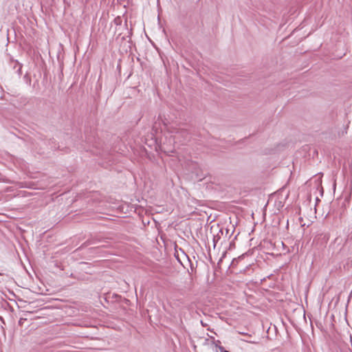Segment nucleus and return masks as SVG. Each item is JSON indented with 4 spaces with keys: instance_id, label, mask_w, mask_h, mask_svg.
Here are the masks:
<instances>
[{
    "instance_id": "f257e3e1",
    "label": "nucleus",
    "mask_w": 352,
    "mask_h": 352,
    "mask_svg": "<svg viewBox=\"0 0 352 352\" xmlns=\"http://www.w3.org/2000/svg\"><path fill=\"white\" fill-rule=\"evenodd\" d=\"M187 148H181L177 151V161L180 165L188 171L195 174L197 177H199V167L198 164L193 161L190 155V153L184 154L187 152Z\"/></svg>"
},
{
    "instance_id": "f03ea898",
    "label": "nucleus",
    "mask_w": 352,
    "mask_h": 352,
    "mask_svg": "<svg viewBox=\"0 0 352 352\" xmlns=\"http://www.w3.org/2000/svg\"><path fill=\"white\" fill-rule=\"evenodd\" d=\"M193 278L191 273H186L184 281H182L178 286L177 292L182 294H188L192 291L193 287Z\"/></svg>"
},
{
    "instance_id": "7ed1b4c3",
    "label": "nucleus",
    "mask_w": 352,
    "mask_h": 352,
    "mask_svg": "<svg viewBox=\"0 0 352 352\" xmlns=\"http://www.w3.org/2000/svg\"><path fill=\"white\" fill-rule=\"evenodd\" d=\"M175 138L173 135L166 137V141L160 146L161 150L163 151L168 156H171L170 153L175 151Z\"/></svg>"
},
{
    "instance_id": "20e7f679",
    "label": "nucleus",
    "mask_w": 352,
    "mask_h": 352,
    "mask_svg": "<svg viewBox=\"0 0 352 352\" xmlns=\"http://www.w3.org/2000/svg\"><path fill=\"white\" fill-rule=\"evenodd\" d=\"M181 138H182V140H179V142L184 145L190 141L191 135L187 129L177 127V140Z\"/></svg>"
},
{
    "instance_id": "39448f33",
    "label": "nucleus",
    "mask_w": 352,
    "mask_h": 352,
    "mask_svg": "<svg viewBox=\"0 0 352 352\" xmlns=\"http://www.w3.org/2000/svg\"><path fill=\"white\" fill-rule=\"evenodd\" d=\"M177 263L183 268L184 270H186V273H191L193 271V265L190 258L184 259L182 261L179 254L177 252Z\"/></svg>"
},
{
    "instance_id": "423d86ee",
    "label": "nucleus",
    "mask_w": 352,
    "mask_h": 352,
    "mask_svg": "<svg viewBox=\"0 0 352 352\" xmlns=\"http://www.w3.org/2000/svg\"><path fill=\"white\" fill-rule=\"evenodd\" d=\"M103 241L101 239L95 237L91 239H88L78 249H81L83 247H87L90 245H96L97 243L102 242Z\"/></svg>"
},
{
    "instance_id": "0eeeda50",
    "label": "nucleus",
    "mask_w": 352,
    "mask_h": 352,
    "mask_svg": "<svg viewBox=\"0 0 352 352\" xmlns=\"http://www.w3.org/2000/svg\"><path fill=\"white\" fill-rule=\"evenodd\" d=\"M223 234H224V229L223 228H221V229L219 230V232H217V234H214L213 235L214 248H215V246L217 245V243L220 240L221 236H223Z\"/></svg>"
},
{
    "instance_id": "6e6552de",
    "label": "nucleus",
    "mask_w": 352,
    "mask_h": 352,
    "mask_svg": "<svg viewBox=\"0 0 352 352\" xmlns=\"http://www.w3.org/2000/svg\"><path fill=\"white\" fill-rule=\"evenodd\" d=\"M152 131L155 132V133H151L152 136H153V138L152 137V140H153L155 144H157L159 137H158V129L157 127L156 122H155L154 125L153 126Z\"/></svg>"
},
{
    "instance_id": "1a4fd4ad",
    "label": "nucleus",
    "mask_w": 352,
    "mask_h": 352,
    "mask_svg": "<svg viewBox=\"0 0 352 352\" xmlns=\"http://www.w3.org/2000/svg\"><path fill=\"white\" fill-rule=\"evenodd\" d=\"M80 264L82 267H85L82 268V270L84 271L86 274H93L91 264H89L88 263H85V262H81Z\"/></svg>"
},
{
    "instance_id": "9d476101",
    "label": "nucleus",
    "mask_w": 352,
    "mask_h": 352,
    "mask_svg": "<svg viewBox=\"0 0 352 352\" xmlns=\"http://www.w3.org/2000/svg\"><path fill=\"white\" fill-rule=\"evenodd\" d=\"M243 258V255L239 256L238 258H234L230 265V267H234L238 264L239 261Z\"/></svg>"
},
{
    "instance_id": "9b49d317",
    "label": "nucleus",
    "mask_w": 352,
    "mask_h": 352,
    "mask_svg": "<svg viewBox=\"0 0 352 352\" xmlns=\"http://www.w3.org/2000/svg\"><path fill=\"white\" fill-rule=\"evenodd\" d=\"M178 250L181 252V255L179 254V256H180V257H181L182 261H184V259H187V258H189L188 256V255L184 252V251L182 248H177V250Z\"/></svg>"
},
{
    "instance_id": "f8f14e48",
    "label": "nucleus",
    "mask_w": 352,
    "mask_h": 352,
    "mask_svg": "<svg viewBox=\"0 0 352 352\" xmlns=\"http://www.w3.org/2000/svg\"><path fill=\"white\" fill-rule=\"evenodd\" d=\"M234 230V229H233L232 232L231 233H230V230L228 228H226L224 230V234L223 235H225V237L228 236L230 238L232 236V234H233Z\"/></svg>"
},
{
    "instance_id": "ddd939ff",
    "label": "nucleus",
    "mask_w": 352,
    "mask_h": 352,
    "mask_svg": "<svg viewBox=\"0 0 352 352\" xmlns=\"http://www.w3.org/2000/svg\"><path fill=\"white\" fill-rule=\"evenodd\" d=\"M212 340H213V344H214V346L217 348L219 349V347H223L222 346H221V341L217 340H215L214 338L213 337L211 338Z\"/></svg>"
},
{
    "instance_id": "4468645a",
    "label": "nucleus",
    "mask_w": 352,
    "mask_h": 352,
    "mask_svg": "<svg viewBox=\"0 0 352 352\" xmlns=\"http://www.w3.org/2000/svg\"><path fill=\"white\" fill-rule=\"evenodd\" d=\"M166 162L168 163L170 167L173 166L175 164V160L172 158L170 160L166 159Z\"/></svg>"
},
{
    "instance_id": "2eb2a0df",
    "label": "nucleus",
    "mask_w": 352,
    "mask_h": 352,
    "mask_svg": "<svg viewBox=\"0 0 352 352\" xmlns=\"http://www.w3.org/2000/svg\"><path fill=\"white\" fill-rule=\"evenodd\" d=\"M236 236H237V235H236V236H234V239L232 240V241H231V242L230 243V245H229V248H228L230 250H232V249H234V248H235V243H234V240L236 239Z\"/></svg>"
},
{
    "instance_id": "dca6fc26",
    "label": "nucleus",
    "mask_w": 352,
    "mask_h": 352,
    "mask_svg": "<svg viewBox=\"0 0 352 352\" xmlns=\"http://www.w3.org/2000/svg\"><path fill=\"white\" fill-rule=\"evenodd\" d=\"M26 321L27 318H21L19 320V325L22 327Z\"/></svg>"
},
{
    "instance_id": "f3484780",
    "label": "nucleus",
    "mask_w": 352,
    "mask_h": 352,
    "mask_svg": "<svg viewBox=\"0 0 352 352\" xmlns=\"http://www.w3.org/2000/svg\"><path fill=\"white\" fill-rule=\"evenodd\" d=\"M35 184L34 182H29L28 185H27V187L29 188H38L37 187H35Z\"/></svg>"
},
{
    "instance_id": "a211bd4d",
    "label": "nucleus",
    "mask_w": 352,
    "mask_h": 352,
    "mask_svg": "<svg viewBox=\"0 0 352 352\" xmlns=\"http://www.w3.org/2000/svg\"><path fill=\"white\" fill-rule=\"evenodd\" d=\"M162 122L164 124L165 129H166L167 130H169V127L168 126V124H169L168 122H166V120H162Z\"/></svg>"
},
{
    "instance_id": "6ab92c4d",
    "label": "nucleus",
    "mask_w": 352,
    "mask_h": 352,
    "mask_svg": "<svg viewBox=\"0 0 352 352\" xmlns=\"http://www.w3.org/2000/svg\"><path fill=\"white\" fill-rule=\"evenodd\" d=\"M166 60H167V62H168V66H167V65H166V63H165V61H164V65H165V67H166V70L168 71V68H169V69H170V64L169 60H168V58H166Z\"/></svg>"
},
{
    "instance_id": "aec40b11",
    "label": "nucleus",
    "mask_w": 352,
    "mask_h": 352,
    "mask_svg": "<svg viewBox=\"0 0 352 352\" xmlns=\"http://www.w3.org/2000/svg\"><path fill=\"white\" fill-rule=\"evenodd\" d=\"M15 64H16V65H19V69H18V70H17V72H18L19 74H21V65H20L17 61H16Z\"/></svg>"
},
{
    "instance_id": "412c9836",
    "label": "nucleus",
    "mask_w": 352,
    "mask_h": 352,
    "mask_svg": "<svg viewBox=\"0 0 352 352\" xmlns=\"http://www.w3.org/2000/svg\"><path fill=\"white\" fill-rule=\"evenodd\" d=\"M173 248H174V250H175L174 256L176 258V241H174L173 243Z\"/></svg>"
},
{
    "instance_id": "4be33fe9",
    "label": "nucleus",
    "mask_w": 352,
    "mask_h": 352,
    "mask_svg": "<svg viewBox=\"0 0 352 352\" xmlns=\"http://www.w3.org/2000/svg\"><path fill=\"white\" fill-rule=\"evenodd\" d=\"M320 237H322V239H324L325 241H327L329 239V238H328L327 234H321Z\"/></svg>"
},
{
    "instance_id": "5701e85b",
    "label": "nucleus",
    "mask_w": 352,
    "mask_h": 352,
    "mask_svg": "<svg viewBox=\"0 0 352 352\" xmlns=\"http://www.w3.org/2000/svg\"><path fill=\"white\" fill-rule=\"evenodd\" d=\"M219 350L221 352H230V351L226 350L224 347H219Z\"/></svg>"
},
{
    "instance_id": "b1692460",
    "label": "nucleus",
    "mask_w": 352,
    "mask_h": 352,
    "mask_svg": "<svg viewBox=\"0 0 352 352\" xmlns=\"http://www.w3.org/2000/svg\"><path fill=\"white\" fill-rule=\"evenodd\" d=\"M114 21H115V22L118 24V22H120V21H121V19H120V17H117V18H116V19H115V20H114Z\"/></svg>"
},
{
    "instance_id": "393cba45",
    "label": "nucleus",
    "mask_w": 352,
    "mask_h": 352,
    "mask_svg": "<svg viewBox=\"0 0 352 352\" xmlns=\"http://www.w3.org/2000/svg\"><path fill=\"white\" fill-rule=\"evenodd\" d=\"M225 255H226V252L223 253L222 257L219 259V261L218 262V265H219L220 262L222 261V260H223V257L225 256Z\"/></svg>"
},
{
    "instance_id": "a878e982",
    "label": "nucleus",
    "mask_w": 352,
    "mask_h": 352,
    "mask_svg": "<svg viewBox=\"0 0 352 352\" xmlns=\"http://www.w3.org/2000/svg\"><path fill=\"white\" fill-rule=\"evenodd\" d=\"M100 246L101 247H104V246H105V245L104 244H101V245H97L96 247L98 248V247H100Z\"/></svg>"
},
{
    "instance_id": "bb28decb",
    "label": "nucleus",
    "mask_w": 352,
    "mask_h": 352,
    "mask_svg": "<svg viewBox=\"0 0 352 352\" xmlns=\"http://www.w3.org/2000/svg\"><path fill=\"white\" fill-rule=\"evenodd\" d=\"M203 327H205L206 324H205V322H201Z\"/></svg>"
},
{
    "instance_id": "cd10ccee",
    "label": "nucleus",
    "mask_w": 352,
    "mask_h": 352,
    "mask_svg": "<svg viewBox=\"0 0 352 352\" xmlns=\"http://www.w3.org/2000/svg\"><path fill=\"white\" fill-rule=\"evenodd\" d=\"M115 296H116V298H118V297L120 298L121 297L120 296H118V295H116Z\"/></svg>"
}]
</instances>
